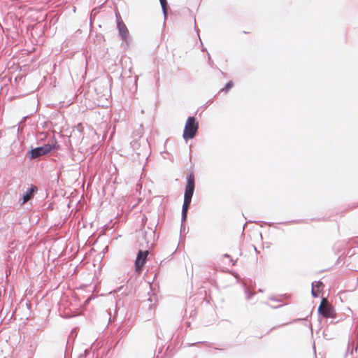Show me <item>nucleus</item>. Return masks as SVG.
Instances as JSON below:
<instances>
[{
  "label": "nucleus",
  "instance_id": "f257e3e1",
  "mask_svg": "<svg viewBox=\"0 0 358 358\" xmlns=\"http://www.w3.org/2000/svg\"><path fill=\"white\" fill-rule=\"evenodd\" d=\"M194 191V176L190 173L187 177V184L184 194V201L182 207V223L186 221L187 210L192 201V198Z\"/></svg>",
  "mask_w": 358,
  "mask_h": 358
},
{
  "label": "nucleus",
  "instance_id": "f03ea898",
  "mask_svg": "<svg viewBox=\"0 0 358 358\" xmlns=\"http://www.w3.org/2000/svg\"><path fill=\"white\" fill-rule=\"evenodd\" d=\"M199 124L194 117H189L187 119L183 130L182 137L185 141L193 138L198 130Z\"/></svg>",
  "mask_w": 358,
  "mask_h": 358
},
{
  "label": "nucleus",
  "instance_id": "7ed1b4c3",
  "mask_svg": "<svg viewBox=\"0 0 358 358\" xmlns=\"http://www.w3.org/2000/svg\"><path fill=\"white\" fill-rule=\"evenodd\" d=\"M57 142L54 143H47L42 146L33 148L29 152V157L30 159H37L50 153L53 149L56 148Z\"/></svg>",
  "mask_w": 358,
  "mask_h": 358
},
{
  "label": "nucleus",
  "instance_id": "20e7f679",
  "mask_svg": "<svg viewBox=\"0 0 358 358\" xmlns=\"http://www.w3.org/2000/svg\"><path fill=\"white\" fill-rule=\"evenodd\" d=\"M318 313L326 318H334L336 312L334 308L328 303L325 298H323L318 307Z\"/></svg>",
  "mask_w": 358,
  "mask_h": 358
},
{
  "label": "nucleus",
  "instance_id": "39448f33",
  "mask_svg": "<svg viewBox=\"0 0 358 358\" xmlns=\"http://www.w3.org/2000/svg\"><path fill=\"white\" fill-rule=\"evenodd\" d=\"M136 155L134 157L139 163H144L148 158L150 155V150L148 148V143L147 141H143V146L138 150H133Z\"/></svg>",
  "mask_w": 358,
  "mask_h": 358
},
{
  "label": "nucleus",
  "instance_id": "423d86ee",
  "mask_svg": "<svg viewBox=\"0 0 358 358\" xmlns=\"http://www.w3.org/2000/svg\"><path fill=\"white\" fill-rule=\"evenodd\" d=\"M117 29L121 39L127 44H129V30L121 18L117 20Z\"/></svg>",
  "mask_w": 358,
  "mask_h": 358
},
{
  "label": "nucleus",
  "instance_id": "0eeeda50",
  "mask_svg": "<svg viewBox=\"0 0 358 358\" xmlns=\"http://www.w3.org/2000/svg\"><path fill=\"white\" fill-rule=\"evenodd\" d=\"M148 253L149 252L147 250L146 251H142V250L138 251L137 256H136V262H135V267H136V272L141 271L143 266L145 264L146 258L148 257Z\"/></svg>",
  "mask_w": 358,
  "mask_h": 358
},
{
  "label": "nucleus",
  "instance_id": "6e6552de",
  "mask_svg": "<svg viewBox=\"0 0 358 358\" xmlns=\"http://www.w3.org/2000/svg\"><path fill=\"white\" fill-rule=\"evenodd\" d=\"M141 136H142L141 130L137 131V134H134L133 137L134 138L138 137V139L137 138H134L130 143L131 148L133 149V150H138V148H140L141 147L143 146V143L139 141L140 138H141Z\"/></svg>",
  "mask_w": 358,
  "mask_h": 358
},
{
  "label": "nucleus",
  "instance_id": "1a4fd4ad",
  "mask_svg": "<svg viewBox=\"0 0 358 358\" xmlns=\"http://www.w3.org/2000/svg\"><path fill=\"white\" fill-rule=\"evenodd\" d=\"M155 231L154 230H152V229H150V232L145 231L144 234H143V238L148 244L150 243L152 245L155 241Z\"/></svg>",
  "mask_w": 358,
  "mask_h": 358
},
{
  "label": "nucleus",
  "instance_id": "9d476101",
  "mask_svg": "<svg viewBox=\"0 0 358 358\" xmlns=\"http://www.w3.org/2000/svg\"><path fill=\"white\" fill-rule=\"evenodd\" d=\"M36 187L32 186L31 188L28 189L26 192L23 195V203L28 201L33 196L36 189Z\"/></svg>",
  "mask_w": 358,
  "mask_h": 358
},
{
  "label": "nucleus",
  "instance_id": "9b49d317",
  "mask_svg": "<svg viewBox=\"0 0 358 358\" xmlns=\"http://www.w3.org/2000/svg\"><path fill=\"white\" fill-rule=\"evenodd\" d=\"M156 301H157L156 296L155 294H152L148 299L147 305L149 306L150 308H152L155 306Z\"/></svg>",
  "mask_w": 358,
  "mask_h": 358
},
{
  "label": "nucleus",
  "instance_id": "f8f14e48",
  "mask_svg": "<svg viewBox=\"0 0 358 358\" xmlns=\"http://www.w3.org/2000/svg\"><path fill=\"white\" fill-rule=\"evenodd\" d=\"M162 8L163 14L166 18L167 15V1L166 0H159Z\"/></svg>",
  "mask_w": 358,
  "mask_h": 358
},
{
  "label": "nucleus",
  "instance_id": "ddd939ff",
  "mask_svg": "<svg viewBox=\"0 0 358 358\" xmlns=\"http://www.w3.org/2000/svg\"><path fill=\"white\" fill-rule=\"evenodd\" d=\"M233 86V83L232 81H229L225 86L224 88H222L221 90V91H225V92H227L229 89H231Z\"/></svg>",
  "mask_w": 358,
  "mask_h": 358
},
{
  "label": "nucleus",
  "instance_id": "4468645a",
  "mask_svg": "<svg viewBox=\"0 0 358 358\" xmlns=\"http://www.w3.org/2000/svg\"><path fill=\"white\" fill-rule=\"evenodd\" d=\"M311 294L313 295V297H317L318 296V294H317L316 291H315V282H313L312 283V291H311Z\"/></svg>",
  "mask_w": 358,
  "mask_h": 358
},
{
  "label": "nucleus",
  "instance_id": "2eb2a0df",
  "mask_svg": "<svg viewBox=\"0 0 358 358\" xmlns=\"http://www.w3.org/2000/svg\"><path fill=\"white\" fill-rule=\"evenodd\" d=\"M224 257H227V258L230 259V261L232 262V265H233V266H234V265H235L236 261H234V260L231 258V257H230V255H228V254H224Z\"/></svg>",
  "mask_w": 358,
  "mask_h": 358
},
{
  "label": "nucleus",
  "instance_id": "dca6fc26",
  "mask_svg": "<svg viewBox=\"0 0 358 358\" xmlns=\"http://www.w3.org/2000/svg\"><path fill=\"white\" fill-rule=\"evenodd\" d=\"M314 282H315V288L316 287L319 288L322 285V282L320 281H315Z\"/></svg>",
  "mask_w": 358,
  "mask_h": 358
},
{
  "label": "nucleus",
  "instance_id": "f3484780",
  "mask_svg": "<svg viewBox=\"0 0 358 358\" xmlns=\"http://www.w3.org/2000/svg\"><path fill=\"white\" fill-rule=\"evenodd\" d=\"M252 296H253V294H252V293H248V294H247L246 299H247L248 300H249V299H250L252 298Z\"/></svg>",
  "mask_w": 358,
  "mask_h": 358
},
{
  "label": "nucleus",
  "instance_id": "a211bd4d",
  "mask_svg": "<svg viewBox=\"0 0 358 358\" xmlns=\"http://www.w3.org/2000/svg\"><path fill=\"white\" fill-rule=\"evenodd\" d=\"M115 16H117V14H115ZM117 19L120 18V17H117Z\"/></svg>",
  "mask_w": 358,
  "mask_h": 358
}]
</instances>
